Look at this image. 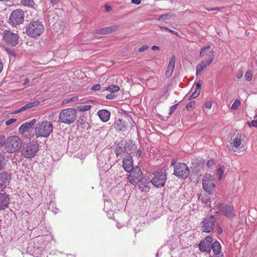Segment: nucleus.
I'll return each instance as SVG.
<instances>
[{
	"mask_svg": "<svg viewBox=\"0 0 257 257\" xmlns=\"http://www.w3.org/2000/svg\"><path fill=\"white\" fill-rule=\"evenodd\" d=\"M30 82V80L27 78H25V79H24V82L22 84V85L23 86H26Z\"/></svg>",
	"mask_w": 257,
	"mask_h": 257,
	"instance_id": "nucleus-48",
	"label": "nucleus"
},
{
	"mask_svg": "<svg viewBox=\"0 0 257 257\" xmlns=\"http://www.w3.org/2000/svg\"><path fill=\"white\" fill-rule=\"evenodd\" d=\"M168 31L171 32V33H173V34H175V35H178V33L177 32L173 31V30H172L171 29H169Z\"/></svg>",
	"mask_w": 257,
	"mask_h": 257,
	"instance_id": "nucleus-56",
	"label": "nucleus"
},
{
	"mask_svg": "<svg viewBox=\"0 0 257 257\" xmlns=\"http://www.w3.org/2000/svg\"><path fill=\"white\" fill-rule=\"evenodd\" d=\"M215 51L210 50V46L208 45L201 49L200 56L201 57H208V59H210V58L213 56L214 59L215 57Z\"/></svg>",
	"mask_w": 257,
	"mask_h": 257,
	"instance_id": "nucleus-20",
	"label": "nucleus"
},
{
	"mask_svg": "<svg viewBox=\"0 0 257 257\" xmlns=\"http://www.w3.org/2000/svg\"><path fill=\"white\" fill-rule=\"evenodd\" d=\"M132 3L136 5H139L141 3V0H131Z\"/></svg>",
	"mask_w": 257,
	"mask_h": 257,
	"instance_id": "nucleus-51",
	"label": "nucleus"
},
{
	"mask_svg": "<svg viewBox=\"0 0 257 257\" xmlns=\"http://www.w3.org/2000/svg\"><path fill=\"white\" fill-rule=\"evenodd\" d=\"M211 248L215 254H219L221 251V245L218 241H214L211 244Z\"/></svg>",
	"mask_w": 257,
	"mask_h": 257,
	"instance_id": "nucleus-24",
	"label": "nucleus"
},
{
	"mask_svg": "<svg viewBox=\"0 0 257 257\" xmlns=\"http://www.w3.org/2000/svg\"><path fill=\"white\" fill-rule=\"evenodd\" d=\"M224 171L221 168H219L217 170V176L218 177L219 180H220L222 177Z\"/></svg>",
	"mask_w": 257,
	"mask_h": 257,
	"instance_id": "nucleus-40",
	"label": "nucleus"
},
{
	"mask_svg": "<svg viewBox=\"0 0 257 257\" xmlns=\"http://www.w3.org/2000/svg\"><path fill=\"white\" fill-rule=\"evenodd\" d=\"M175 65V57L173 56L171 58L168 66L174 68Z\"/></svg>",
	"mask_w": 257,
	"mask_h": 257,
	"instance_id": "nucleus-39",
	"label": "nucleus"
},
{
	"mask_svg": "<svg viewBox=\"0 0 257 257\" xmlns=\"http://www.w3.org/2000/svg\"><path fill=\"white\" fill-rule=\"evenodd\" d=\"M44 31V27L42 22L36 21L29 23L26 27L27 34L30 37L36 38L40 36Z\"/></svg>",
	"mask_w": 257,
	"mask_h": 257,
	"instance_id": "nucleus-3",
	"label": "nucleus"
},
{
	"mask_svg": "<svg viewBox=\"0 0 257 257\" xmlns=\"http://www.w3.org/2000/svg\"><path fill=\"white\" fill-rule=\"evenodd\" d=\"M240 104V101L237 99L234 101V102L233 103L231 106V108L233 110L237 109L238 107Z\"/></svg>",
	"mask_w": 257,
	"mask_h": 257,
	"instance_id": "nucleus-35",
	"label": "nucleus"
},
{
	"mask_svg": "<svg viewBox=\"0 0 257 257\" xmlns=\"http://www.w3.org/2000/svg\"><path fill=\"white\" fill-rule=\"evenodd\" d=\"M6 138L4 136H0V148L6 143Z\"/></svg>",
	"mask_w": 257,
	"mask_h": 257,
	"instance_id": "nucleus-41",
	"label": "nucleus"
},
{
	"mask_svg": "<svg viewBox=\"0 0 257 257\" xmlns=\"http://www.w3.org/2000/svg\"><path fill=\"white\" fill-rule=\"evenodd\" d=\"M189 173V167L184 163H177L174 166V174L178 178L186 179Z\"/></svg>",
	"mask_w": 257,
	"mask_h": 257,
	"instance_id": "nucleus-6",
	"label": "nucleus"
},
{
	"mask_svg": "<svg viewBox=\"0 0 257 257\" xmlns=\"http://www.w3.org/2000/svg\"><path fill=\"white\" fill-rule=\"evenodd\" d=\"M119 225H117V227L119 228Z\"/></svg>",
	"mask_w": 257,
	"mask_h": 257,
	"instance_id": "nucleus-64",
	"label": "nucleus"
},
{
	"mask_svg": "<svg viewBox=\"0 0 257 257\" xmlns=\"http://www.w3.org/2000/svg\"><path fill=\"white\" fill-rule=\"evenodd\" d=\"M218 208L220 211L228 219H232L236 216L234 207L226 204H220Z\"/></svg>",
	"mask_w": 257,
	"mask_h": 257,
	"instance_id": "nucleus-9",
	"label": "nucleus"
},
{
	"mask_svg": "<svg viewBox=\"0 0 257 257\" xmlns=\"http://www.w3.org/2000/svg\"><path fill=\"white\" fill-rule=\"evenodd\" d=\"M159 29L161 30H166V31H169V29L166 27H162V26H160L159 27Z\"/></svg>",
	"mask_w": 257,
	"mask_h": 257,
	"instance_id": "nucleus-53",
	"label": "nucleus"
},
{
	"mask_svg": "<svg viewBox=\"0 0 257 257\" xmlns=\"http://www.w3.org/2000/svg\"><path fill=\"white\" fill-rule=\"evenodd\" d=\"M175 161L174 160H172V163H171V165H174L175 166Z\"/></svg>",
	"mask_w": 257,
	"mask_h": 257,
	"instance_id": "nucleus-61",
	"label": "nucleus"
},
{
	"mask_svg": "<svg viewBox=\"0 0 257 257\" xmlns=\"http://www.w3.org/2000/svg\"><path fill=\"white\" fill-rule=\"evenodd\" d=\"M4 40L8 44L11 46L16 45V35L10 31H6L3 36Z\"/></svg>",
	"mask_w": 257,
	"mask_h": 257,
	"instance_id": "nucleus-14",
	"label": "nucleus"
},
{
	"mask_svg": "<svg viewBox=\"0 0 257 257\" xmlns=\"http://www.w3.org/2000/svg\"><path fill=\"white\" fill-rule=\"evenodd\" d=\"M243 71L242 70H238L236 74V78L237 79H240L243 76Z\"/></svg>",
	"mask_w": 257,
	"mask_h": 257,
	"instance_id": "nucleus-42",
	"label": "nucleus"
},
{
	"mask_svg": "<svg viewBox=\"0 0 257 257\" xmlns=\"http://www.w3.org/2000/svg\"><path fill=\"white\" fill-rule=\"evenodd\" d=\"M10 201L9 196L6 193H0V210L6 208L10 203Z\"/></svg>",
	"mask_w": 257,
	"mask_h": 257,
	"instance_id": "nucleus-18",
	"label": "nucleus"
},
{
	"mask_svg": "<svg viewBox=\"0 0 257 257\" xmlns=\"http://www.w3.org/2000/svg\"><path fill=\"white\" fill-rule=\"evenodd\" d=\"M101 88V86L99 84H96L92 87L91 89L94 91L99 90Z\"/></svg>",
	"mask_w": 257,
	"mask_h": 257,
	"instance_id": "nucleus-46",
	"label": "nucleus"
},
{
	"mask_svg": "<svg viewBox=\"0 0 257 257\" xmlns=\"http://www.w3.org/2000/svg\"><path fill=\"white\" fill-rule=\"evenodd\" d=\"M113 30V27H112L103 28L98 30L97 33L104 35L109 34L112 32Z\"/></svg>",
	"mask_w": 257,
	"mask_h": 257,
	"instance_id": "nucleus-27",
	"label": "nucleus"
},
{
	"mask_svg": "<svg viewBox=\"0 0 257 257\" xmlns=\"http://www.w3.org/2000/svg\"><path fill=\"white\" fill-rule=\"evenodd\" d=\"M6 159V156L0 153V170L3 168L5 164Z\"/></svg>",
	"mask_w": 257,
	"mask_h": 257,
	"instance_id": "nucleus-34",
	"label": "nucleus"
},
{
	"mask_svg": "<svg viewBox=\"0 0 257 257\" xmlns=\"http://www.w3.org/2000/svg\"><path fill=\"white\" fill-rule=\"evenodd\" d=\"M196 102L194 101H191L186 105V108L188 110H190L192 108L194 107Z\"/></svg>",
	"mask_w": 257,
	"mask_h": 257,
	"instance_id": "nucleus-38",
	"label": "nucleus"
},
{
	"mask_svg": "<svg viewBox=\"0 0 257 257\" xmlns=\"http://www.w3.org/2000/svg\"><path fill=\"white\" fill-rule=\"evenodd\" d=\"M251 123H252V126L257 127V120H253L251 121Z\"/></svg>",
	"mask_w": 257,
	"mask_h": 257,
	"instance_id": "nucleus-52",
	"label": "nucleus"
},
{
	"mask_svg": "<svg viewBox=\"0 0 257 257\" xmlns=\"http://www.w3.org/2000/svg\"><path fill=\"white\" fill-rule=\"evenodd\" d=\"M3 69V64L0 61V73L2 71Z\"/></svg>",
	"mask_w": 257,
	"mask_h": 257,
	"instance_id": "nucleus-58",
	"label": "nucleus"
},
{
	"mask_svg": "<svg viewBox=\"0 0 257 257\" xmlns=\"http://www.w3.org/2000/svg\"><path fill=\"white\" fill-rule=\"evenodd\" d=\"M215 222V218L213 215L207 216L201 223L202 231L207 233L212 232L214 229Z\"/></svg>",
	"mask_w": 257,
	"mask_h": 257,
	"instance_id": "nucleus-8",
	"label": "nucleus"
},
{
	"mask_svg": "<svg viewBox=\"0 0 257 257\" xmlns=\"http://www.w3.org/2000/svg\"><path fill=\"white\" fill-rule=\"evenodd\" d=\"M174 68H173L172 67L168 66L166 72V75L167 77H170L172 75L173 70H174Z\"/></svg>",
	"mask_w": 257,
	"mask_h": 257,
	"instance_id": "nucleus-36",
	"label": "nucleus"
},
{
	"mask_svg": "<svg viewBox=\"0 0 257 257\" xmlns=\"http://www.w3.org/2000/svg\"><path fill=\"white\" fill-rule=\"evenodd\" d=\"M167 180L165 172L159 170L154 172V176L151 180L152 184L156 187L159 188L163 186Z\"/></svg>",
	"mask_w": 257,
	"mask_h": 257,
	"instance_id": "nucleus-5",
	"label": "nucleus"
},
{
	"mask_svg": "<svg viewBox=\"0 0 257 257\" xmlns=\"http://www.w3.org/2000/svg\"><path fill=\"white\" fill-rule=\"evenodd\" d=\"M243 136L239 133H234L229 141V149L235 152L242 148V142L243 140Z\"/></svg>",
	"mask_w": 257,
	"mask_h": 257,
	"instance_id": "nucleus-4",
	"label": "nucleus"
},
{
	"mask_svg": "<svg viewBox=\"0 0 257 257\" xmlns=\"http://www.w3.org/2000/svg\"><path fill=\"white\" fill-rule=\"evenodd\" d=\"M253 73L251 70H248L245 74L244 78L247 81H250L252 80Z\"/></svg>",
	"mask_w": 257,
	"mask_h": 257,
	"instance_id": "nucleus-33",
	"label": "nucleus"
},
{
	"mask_svg": "<svg viewBox=\"0 0 257 257\" xmlns=\"http://www.w3.org/2000/svg\"><path fill=\"white\" fill-rule=\"evenodd\" d=\"M9 23L12 26H15L16 23V11H13L9 20Z\"/></svg>",
	"mask_w": 257,
	"mask_h": 257,
	"instance_id": "nucleus-28",
	"label": "nucleus"
},
{
	"mask_svg": "<svg viewBox=\"0 0 257 257\" xmlns=\"http://www.w3.org/2000/svg\"><path fill=\"white\" fill-rule=\"evenodd\" d=\"M106 89L112 92H115L118 91L120 89L117 85H111L108 86Z\"/></svg>",
	"mask_w": 257,
	"mask_h": 257,
	"instance_id": "nucleus-31",
	"label": "nucleus"
},
{
	"mask_svg": "<svg viewBox=\"0 0 257 257\" xmlns=\"http://www.w3.org/2000/svg\"><path fill=\"white\" fill-rule=\"evenodd\" d=\"M119 225H117V227L119 228Z\"/></svg>",
	"mask_w": 257,
	"mask_h": 257,
	"instance_id": "nucleus-63",
	"label": "nucleus"
},
{
	"mask_svg": "<svg viewBox=\"0 0 257 257\" xmlns=\"http://www.w3.org/2000/svg\"><path fill=\"white\" fill-rule=\"evenodd\" d=\"M53 131L52 124L48 121L38 122L35 128V135L37 138H47Z\"/></svg>",
	"mask_w": 257,
	"mask_h": 257,
	"instance_id": "nucleus-2",
	"label": "nucleus"
},
{
	"mask_svg": "<svg viewBox=\"0 0 257 257\" xmlns=\"http://www.w3.org/2000/svg\"><path fill=\"white\" fill-rule=\"evenodd\" d=\"M17 144H18V141H17ZM17 150H18L19 149V145H18V144H17Z\"/></svg>",
	"mask_w": 257,
	"mask_h": 257,
	"instance_id": "nucleus-62",
	"label": "nucleus"
},
{
	"mask_svg": "<svg viewBox=\"0 0 257 257\" xmlns=\"http://www.w3.org/2000/svg\"><path fill=\"white\" fill-rule=\"evenodd\" d=\"M24 20V13L20 10L17 9V25L21 24Z\"/></svg>",
	"mask_w": 257,
	"mask_h": 257,
	"instance_id": "nucleus-26",
	"label": "nucleus"
},
{
	"mask_svg": "<svg viewBox=\"0 0 257 257\" xmlns=\"http://www.w3.org/2000/svg\"><path fill=\"white\" fill-rule=\"evenodd\" d=\"M172 17V15L170 14H165L159 17L157 20L159 21H164L167 20H169Z\"/></svg>",
	"mask_w": 257,
	"mask_h": 257,
	"instance_id": "nucleus-30",
	"label": "nucleus"
},
{
	"mask_svg": "<svg viewBox=\"0 0 257 257\" xmlns=\"http://www.w3.org/2000/svg\"><path fill=\"white\" fill-rule=\"evenodd\" d=\"M123 167L127 172H131L134 169L133 159L131 157H127L123 159Z\"/></svg>",
	"mask_w": 257,
	"mask_h": 257,
	"instance_id": "nucleus-19",
	"label": "nucleus"
},
{
	"mask_svg": "<svg viewBox=\"0 0 257 257\" xmlns=\"http://www.w3.org/2000/svg\"><path fill=\"white\" fill-rule=\"evenodd\" d=\"M91 107L89 104H82L77 106V109L80 112H84L89 110Z\"/></svg>",
	"mask_w": 257,
	"mask_h": 257,
	"instance_id": "nucleus-29",
	"label": "nucleus"
},
{
	"mask_svg": "<svg viewBox=\"0 0 257 257\" xmlns=\"http://www.w3.org/2000/svg\"><path fill=\"white\" fill-rule=\"evenodd\" d=\"M178 104L172 105L170 108V113H172L177 107Z\"/></svg>",
	"mask_w": 257,
	"mask_h": 257,
	"instance_id": "nucleus-49",
	"label": "nucleus"
},
{
	"mask_svg": "<svg viewBox=\"0 0 257 257\" xmlns=\"http://www.w3.org/2000/svg\"><path fill=\"white\" fill-rule=\"evenodd\" d=\"M212 238L210 236H207L198 245L199 250L201 252H210L211 250V244L212 242Z\"/></svg>",
	"mask_w": 257,
	"mask_h": 257,
	"instance_id": "nucleus-12",
	"label": "nucleus"
},
{
	"mask_svg": "<svg viewBox=\"0 0 257 257\" xmlns=\"http://www.w3.org/2000/svg\"><path fill=\"white\" fill-rule=\"evenodd\" d=\"M142 154V152L140 150H138L137 152V156H138V157H140L141 156Z\"/></svg>",
	"mask_w": 257,
	"mask_h": 257,
	"instance_id": "nucleus-57",
	"label": "nucleus"
},
{
	"mask_svg": "<svg viewBox=\"0 0 257 257\" xmlns=\"http://www.w3.org/2000/svg\"><path fill=\"white\" fill-rule=\"evenodd\" d=\"M78 99V97L77 96L73 97L72 98H68V99H67L64 100V101L63 102V103L66 104V103L72 102V101L77 100Z\"/></svg>",
	"mask_w": 257,
	"mask_h": 257,
	"instance_id": "nucleus-37",
	"label": "nucleus"
},
{
	"mask_svg": "<svg viewBox=\"0 0 257 257\" xmlns=\"http://www.w3.org/2000/svg\"><path fill=\"white\" fill-rule=\"evenodd\" d=\"M106 98L108 99H113L114 98V95L112 94L107 95Z\"/></svg>",
	"mask_w": 257,
	"mask_h": 257,
	"instance_id": "nucleus-50",
	"label": "nucleus"
},
{
	"mask_svg": "<svg viewBox=\"0 0 257 257\" xmlns=\"http://www.w3.org/2000/svg\"><path fill=\"white\" fill-rule=\"evenodd\" d=\"M202 81L199 80L196 84L195 90L189 98V100L196 98L200 93V87L202 84Z\"/></svg>",
	"mask_w": 257,
	"mask_h": 257,
	"instance_id": "nucleus-23",
	"label": "nucleus"
},
{
	"mask_svg": "<svg viewBox=\"0 0 257 257\" xmlns=\"http://www.w3.org/2000/svg\"><path fill=\"white\" fill-rule=\"evenodd\" d=\"M215 164L214 161L213 160H209L206 164V166L208 168L211 167Z\"/></svg>",
	"mask_w": 257,
	"mask_h": 257,
	"instance_id": "nucleus-43",
	"label": "nucleus"
},
{
	"mask_svg": "<svg viewBox=\"0 0 257 257\" xmlns=\"http://www.w3.org/2000/svg\"><path fill=\"white\" fill-rule=\"evenodd\" d=\"M21 3L24 6L29 7H33L34 5L33 0H21Z\"/></svg>",
	"mask_w": 257,
	"mask_h": 257,
	"instance_id": "nucleus-32",
	"label": "nucleus"
},
{
	"mask_svg": "<svg viewBox=\"0 0 257 257\" xmlns=\"http://www.w3.org/2000/svg\"><path fill=\"white\" fill-rule=\"evenodd\" d=\"M39 150V145L35 142L27 144L22 151L23 155L27 158H33Z\"/></svg>",
	"mask_w": 257,
	"mask_h": 257,
	"instance_id": "nucleus-7",
	"label": "nucleus"
},
{
	"mask_svg": "<svg viewBox=\"0 0 257 257\" xmlns=\"http://www.w3.org/2000/svg\"><path fill=\"white\" fill-rule=\"evenodd\" d=\"M51 4L54 5L59 1V0H49Z\"/></svg>",
	"mask_w": 257,
	"mask_h": 257,
	"instance_id": "nucleus-55",
	"label": "nucleus"
},
{
	"mask_svg": "<svg viewBox=\"0 0 257 257\" xmlns=\"http://www.w3.org/2000/svg\"><path fill=\"white\" fill-rule=\"evenodd\" d=\"M111 9V7L109 6H106L105 7V10L107 11H109Z\"/></svg>",
	"mask_w": 257,
	"mask_h": 257,
	"instance_id": "nucleus-59",
	"label": "nucleus"
},
{
	"mask_svg": "<svg viewBox=\"0 0 257 257\" xmlns=\"http://www.w3.org/2000/svg\"><path fill=\"white\" fill-rule=\"evenodd\" d=\"M114 127L118 131L124 132L126 130V123L121 118L116 119L113 123Z\"/></svg>",
	"mask_w": 257,
	"mask_h": 257,
	"instance_id": "nucleus-21",
	"label": "nucleus"
},
{
	"mask_svg": "<svg viewBox=\"0 0 257 257\" xmlns=\"http://www.w3.org/2000/svg\"><path fill=\"white\" fill-rule=\"evenodd\" d=\"M97 114L100 119L103 122H107L110 119V112L106 109L99 110L97 112Z\"/></svg>",
	"mask_w": 257,
	"mask_h": 257,
	"instance_id": "nucleus-22",
	"label": "nucleus"
},
{
	"mask_svg": "<svg viewBox=\"0 0 257 257\" xmlns=\"http://www.w3.org/2000/svg\"><path fill=\"white\" fill-rule=\"evenodd\" d=\"M159 47L158 46H155V45H154L152 47V50H159Z\"/></svg>",
	"mask_w": 257,
	"mask_h": 257,
	"instance_id": "nucleus-54",
	"label": "nucleus"
},
{
	"mask_svg": "<svg viewBox=\"0 0 257 257\" xmlns=\"http://www.w3.org/2000/svg\"><path fill=\"white\" fill-rule=\"evenodd\" d=\"M16 121V119H15V118H11L8 120H7L6 122V124L7 125H9L13 123H14Z\"/></svg>",
	"mask_w": 257,
	"mask_h": 257,
	"instance_id": "nucleus-44",
	"label": "nucleus"
},
{
	"mask_svg": "<svg viewBox=\"0 0 257 257\" xmlns=\"http://www.w3.org/2000/svg\"><path fill=\"white\" fill-rule=\"evenodd\" d=\"M16 137L15 136L8 138L6 142V149L8 152L14 153L16 151Z\"/></svg>",
	"mask_w": 257,
	"mask_h": 257,
	"instance_id": "nucleus-13",
	"label": "nucleus"
},
{
	"mask_svg": "<svg viewBox=\"0 0 257 257\" xmlns=\"http://www.w3.org/2000/svg\"><path fill=\"white\" fill-rule=\"evenodd\" d=\"M148 48V46L147 45H144L139 48V51L140 52H143Z\"/></svg>",
	"mask_w": 257,
	"mask_h": 257,
	"instance_id": "nucleus-47",
	"label": "nucleus"
},
{
	"mask_svg": "<svg viewBox=\"0 0 257 257\" xmlns=\"http://www.w3.org/2000/svg\"><path fill=\"white\" fill-rule=\"evenodd\" d=\"M213 61V57L212 56L210 59H208L206 61H202L196 66V75L201 74V72L207 66H209Z\"/></svg>",
	"mask_w": 257,
	"mask_h": 257,
	"instance_id": "nucleus-17",
	"label": "nucleus"
},
{
	"mask_svg": "<svg viewBox=\"0 0 257 257\" xmlns=\"http://www.w3.org/2000/svg\"><path fill=\"white\" fill-rule=\"evenodd\" d=\"M202 185L207 192L211 193L214 187L213 176L210 174H206L203 178Z\"/></svg>",
	"mask_w": 257,
	"mask_h": 257,
	"instance_id": "nucleus-11",
	"label": "nucleus"
},
{
	"mask_svg": "<svg viewBox=\"0 0 257 257\" xmlns=\"http://www.w3.org/2000/svg\"><path fill=\"white\" fill-rule=\"evenodd\" d=\"M218 232L219 234H221L222 233V229L221 228H219Z\"/></svg>",
	"mask_w": 257,
	"mask_h": 257,
	"instance_id": "nucleus-60",
	"label": "nucleus"
},
{
	"mask_svg": "<svg viewBox=\"0 0 257 257\" xmlns=\"http://www.w3.org/2000/svg\"><path fill=\"white\" fill-rule=\"evenodd\" d=\"M37 119L33 118L29 122H26L22 124L19 129V132L20 134L24 135L26 133H28L29 130L32 126L36 123Z\"/></svg>",
	"mask_w": 257,
	"mask_h": 257,
	"instance_id": "nucleus-15",
	"label": "nucleus"
},
{
	"mask_svg": "<svg viewBox=\"0 0 257 257\" xmlns=\"http://www.w3.org/2000/svg\"><path fill=\"white\" fill-rule=\"evenodd\" d=\"M212 103L211 101H207L205 103V107L206 108L210 109L212 107Z\"/></svg>",
	"mask_w": 257,
	"mask_h": 257,
	"instance_id": "nucleus-45",
	"label": "nucleus"
},
{
	"mask_svg": "<svg viewBox=\"0 0 257 257\" xmlns=\"http://www.w3.org/2000/svg\"><path fill=\"white\" fill-rule=\"evenodd\" d=\"M10 179V176L8 174L4 172L0 173V190H3L9 185Z\"/></svg>",
	"mask_w": 257,
	"mask_h": 257,
	"instance_id": "nucleus-16",
	"label": "nucleus"
},
{
	"mask_svg": "<svg viewBox=\"0 0 257 257\" xmlns=\"http://www.w3.org/2000/svg\"><path fill=\"white\" fill-rule=\"evenodd\" d=\"M76 116L77 111L75 108H65L60 112L58 121L60 123L70 125L74 122Z\"/></svg>",
	"mask_w": 257,
	"mask_h": 257,
	"instance_id": "nucleus-1",
	"label": "nucleus"
},
{
	"mask_svg": "<svg viewBox=\"0 0 257 257\" xmlns=\"http://www.w3.org/2000/svg\"><path fill=\"white\" fill-rule=\"evenodd\" d=\"M38 104V102L37 101L28 103L25 106L21 107L20 108L17 109V113L20 112L24 111L28 108H30L33 107V106H36Z\"/></svg>",
	"mask_w": 257,
	"mask_h": 257,
	"instance_id": "nucleus-25",
	"label": "nucleus"
},
{
	"mask_svg": "<svg viewBox=\"0 0 257 257\" xmlns=\"http://www.w3.org/2000/svg\"><path fill=\"white\" fill-rule=\"evenodd\" d=\"M130 173L128 176V180L130 183L135 185L141 181L143 174L140 168H135Z\"/></svg>",
	"mask_w": 257,
	"mask_h": 257,
	"instance_id": "nucleus-10",
	"label": "nucleus"
}]
</instances>
